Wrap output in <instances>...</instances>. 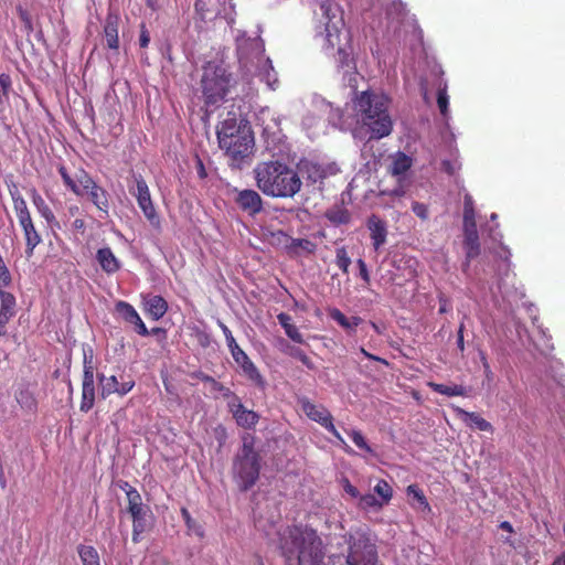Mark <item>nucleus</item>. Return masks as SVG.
<instances>
[{
	"label": "nucleus",
	"mask_w": 565,
	"mask_h": 565,
	"mask_svg": "<svg viewBox=\"0 0 565 565\" xmlns=\"http://www.w3.org/2000/svg\"><path fill=\"white\" fill-rule=\"evenodd\" d=\"M150 42V35L147 31L145 24L141 25L140 36H139V44L141 47H147Z\"/></svg>",
	"instance_id": "nucleus-60"
},
{
	"label": "nucleus",
	"mask_w": 565,
	"mask_h": 565,
	"mask_svg": "<svg viewBox=\"0 0 565 565\" xmlns=\"http://www.w3.org/2000/svg\"><path fill=\"white\" fill-rule=\"evenodd\" d=\"M459 414L463 422L471 428L481 431H492L493 429L492 425L477 413L459 409Z\"/></svg>",
	"instance_id": "nucleus-26"
},
{
	"label": "nucleus",
	"mask_w": 565,
	"mask_h": 565,
	"mask_svg": "<svg viewBox=\"0 0 565 565\" xmlns=\"http://www.w3.org/2000/svg\"><path fill=\"white\" fill-rule=\"evenodd\" d=\"M11 284V274L6 266L2 256L0 255V291H4L3 288Z\"/></svg>",
	"instance_id": "nucleus-46"
},
{
	"label": "nucleus",
	"mask_w": 565,
	"mask_h": 565,
	"mask_svg": "<svg viewBox=\"0 0 565 565\" xmlns=\"http://www.w3.org/2000/svg\"><path fill=\"white\" fill-rule=\"evenodd\" d=\"M298 174L305 178L307 181L312 183L321 182L329 174H333L335 171L331 167H323L319 163L301 160L298 163Z\"/></svg>",
	"instance_id": "nucleus-13"
},
{
	"label": "nucleus",
	"mask_w": 565,
	"mask_h": 565,
	"mask_svg": "<svg viewBox=\"0 0 565 565\" xmlns=\"http://www.w3.org/2000/svg\"><path fill=\"white\" fill-rule=\"evenodd\" d=\"M25 237V254L28 257L33 255L34 248L42 242V238L34 227L32 217H25L19 221Z\"/></svg>",
	"instance_id": "nucleus-19"
},
{
	"label": "nucleus",
	"mask_w": 565,
	"mask_h": 565,
	"mask_svg": "<svg viewBox=\"0 0 565 565\" xmlns=\"http://www.w3.org/2000/svg\"><path fill=\"white\" fill-rule=\"evenodd\" d=\"M83 371H95L94 350L90 345H83Z\"/></svg>",
	"instance_id": "nucleus-42"
},
{
	"label": "nucleus",
	"mask_w": 565,
	"mask_h": 565,
	"mask_svg": "<svg viewBox=\"0 0 565 565\" xmlns=\"http://www.w3.org/2000/svg\"><path fill=\"white\" fill-rule=\"evenodd\" d=\"M19 15H20L21 20L25 23L26 28L31 30L32 25H31V19H30L29 13L25 10H23L22 8H19Z\"/></svg>",
	"instance_id": "nucleus-63"
},
{
	"label": "nucleus",
	"mask_w": 565,
	"mask_h": 565,
	"mask_svg": "<svg viewBox=\"0 0 565 565\" xmlns=\"http://www.w3.org/2000/svg\"><path fill=\"white\" fill-rule=\"evenodd\" d=\"M220 147L233 160L247 157L254 146V137L248 121L234 111H228L217 129Z\"/></svg>",
	"instance_id": "nucleus-4"
},
{
	"label": "nucleus",
	"mask_w": 565,
	"mask_h": 565,
	"mask_svg": "<svg viewBox=\"0 0 565 565\" xmlns=\"http://www.w3.org/2000/svg\"><path fill=\"white\" fill-rule=\"evenodd\" d=\"M411 166L412 159L405 153L398 152L390 166V171L393 175L401 177L409 170Z\"/></svg>",
	"instance_id": "nucleus-28"
},
{
	"label": "nucleus",
	"mask_w": 565,
	"mask_h": 565,
	"mask_svg": "<svg viewBox=\"0 0 565 565\" xmlns=\"http://www.w3.org/2000/svg\"><path fill=\"white\" fill-rule=\"evenodd\" d=\"M348 434L358 448L365 450L366 452H370V454L373 452L372 448L369 446V444L366 443V440L361 431L352 429Z\"/></svg>",
	"instance_id": "nucleus-43"
},
{
	"label": "nucleus",
	"mask_w": 565,
	"mask_h": 565,
	"mask_svg": "<svg viewBox=\"0 0 565 565\" xmlns=\"http://www.w3.org/2000/svg\"><path fill=\"white\" fill-rule=\"evenodd\" d=\"M94 372L95 371H83L82 401L79 409L84 413L90 411L95 402Z\"/></svg>",
	"instance_id": "nucleus-15"
},
{
	"label": "nucleus",
	"mask_w": 565,
	"mask_h": 565,
	"mask_svg": "<svg viewBox=\"0 0 565 565\" xmlns=\"http://www.w3.org/2000/svg\"><path fill=\"white\" fill-rule=\"evenodd\" d=\"M277 319L279 324L284 328V330H286L292 324L291 317L288 313L281 312L277 316Z\"/></svg>",
	"instance_id": "nucleus-61"
},
{
	"label": "nucleus",
	"mask_w": 565,
	"mask_h": 565,
	"mask_svg": "<svg viewBox=\"0 0 565 565\" xmlns=\"http://www.w3.org/2000/svg\"><path fill=\"white\" fill-rule=\"evenodd\" d=\"M89 195L90 201L96 205V207L104 212L108 213L109 202H108V193L102 186L96 185L94 189L87 193Z\"/></svg>",
	"instance_id": "nucleus-27"
},
{
	"label": "nucleus",
	"mask_w": 565,
	"mask_h": 565,
	"mask_svg": "<svg viewBox=\"0 0 565 565\" xmlns=\"http://www.w3.org/2000/svg\"><path fill=\"white\" fill-rule=\"evenodd\" d=\"M131 324L135 326L137 333H139L142 337H147L150 334V331L147 329L146 324L141 320L140 316L138 317V321L132 322Z\"/></svg>",
	"instance_id": "nucleus-55"
},
{
	"label": "nucleus",
	"mask_w": 565,
	"mask_h": 565,
	"mask_svg": "<svg viewBox=\"0 0 565 565\" xmlns=\"http://www.w3.org/2000/svg\"><path fill=\"white\" fill-rule=\"evenodd\" d=\"M329 316L349 333H353L356 327L362 322L360 317L348 318L341 310L337 308L331 309L329 311Z\"/></svg>",
	"instance_id": "nucleus-24"
},
{
	"label": "nucleus",
	"mask_w": 565,
	"mask_h": 565,
	"mask_svg": "<svg viewBox=\"0 0 565 565\" xmlns=\"http://www.w3.org/2000/svg\"><path fill=\"white\" fill-rule=\"evenodd\" d=\"M78 554L83 565H99V555L95 547L81 545Z\"/></svg>",
	"instance_id": "nucleus-34"
},
{
	"label": "nucleus",
	"mask_w": 565,
	"mask_h": 565,
	"mask_svg": "<svg viewBox=\"0 0 565 565\" xmlns=\"http://www.w3.org/2000/svg\"><path fill=\"white\" fill-rule=\"evenodd\" d=\"M235 41L241 68L247 75L258 76L270 89H275L278 84L277 73L271 61L264 55L263 40L259 36H246L245 32L238 31Z\"/></svg>",
	"instance_id": "nucleus-3"
},
{
	"label": "nucleus",
	"mask_w": 565,
	"mask_h": 565,
	"mask_svg": "<svg viewBox=\"0 0 565 565\" xmlns=\"http://www.w3.org/2000/svg\"><path fill=\"white\" fill-rule=\"evenodd\" d=\"M11 88V78L7 74H0V105L8 98Z\"/></svg>",
	"instance_id": "nucleus-47"
},
{
	"label": "nucleus",
	"mask_w": 565,
	"mask_h": 565,
	"mask_svg": "<svg viewBox=\"0 0 565 565\" xmlns=\"http://www.w3.org/2000/svg\"><path fill=\"white\" fill-rule=\"evenodd\" d=\"M134 385H135V382H132V381L119 383L116 393L119 394L120 396H124L132 390Z\"/></svg>",
	"instance_id": "nucleus-57"
},
{
	"label": "nucleus",
	"mask_w": 565,
	"mask_h": 565,
	"mask_svg": "<svg viewBox=\"0 0 565 565\" xmlns=\"http://www.w3.org/2000/svg\"><path fill=\"white\" fill-rule=\"evenodd\" d=\"M217 324L225 337L227 347L231 351L234 361L241 366L245 376H247L257 386L264 387L265 381L263 376L258 372L256 365L250 361L248 355L239 348L235 338L232 334V331L221 320L217 321Z\"/></svg>",
	"instance_id": "nucleus-9"
},
{
	"label": "nucleus",
	"mask_w": 565,
	"mask_h": 565,
	"mask_svg": "<svg viewBox=\"0 0 565 565\" xmlns=\"http://www.w3.org/2000/svg\"><path fill=\"white\" fill-rule=\"evenodd\" d=\"M254 444L253 436H243L242 447L233 460V478L241 491L249 490L259 478L260 456L255 450Z\"/></svg>",
	"instance_id": "nucleus-5"
},
{
	"label": "nucleus",
	"mask_w": 565,
	"mask_h": 565,
	"mask_svg": "<svg viewBox=\"0 0 565 565\" xmlns=\"http://www.w3.org/2000/svg\"><path fill=\"white\" fill-rule=\"evenodd\" d=\"M143 305H145L146 312L153 320L161 319L168 310L167 301L161 296H158V295H149V296L145 297Z\"/></svg>",
	"instance_id": "nucleus-20"
},
{
	"label": "nucleus",
	"mask_w": 565,
	"mask_h": 565,
	"mask_svg": "<svg viewBox=\"0 0 565 565\" xmlns=\"http://www.w3.org/2000/svg\"><path fill=\"white\" fill-rule=\"evenodd\" d=\"M227 406L238 426L253 428L258 423V414L245 408L239 397L234 398L233 402H227Z\"/></svg>",
	"instance_id": "nucleus-14"
},
{
	"label": "nucleus",
	"mask_w": 565,
	"mask_h": 565,
	"mask_svg": "<svg viewBox=\"0 0 565 565\" xmlns=\"http://www.w3.org/2000/svg\"><path fill=\"white\" fill-rule=\"evenodd\" d=\"M343 489L345 493H348L351 498L359 500V497H361L359 490L354 486H352L348 480H345Z\"/></svg>",
	"instance_id": "nucleus-59"
},
{
	"label": "nucleus",
	"mask_w": 565,
	"mask_h": 565,
	"mask_svg": "<svg viewBox=\"0 0 565 565\" xmlns=\"http://www.w3.org/2000/svg\"><path fill=\"white\" fill-rule=\"evenodd\" d=\"M116 311L128 323L138 321L139 313L130 303L126 301H118L116 303Z\"/></svg>",
	"instance_id": "nucleus-33"
},
{
	"label": "nucleus",
	"mask_w": 565,
	"mask_h": 565,
	"mask_svg": "<svg viewBox=\"0 0 565 565\" xmlns=\"http://www.w3.org/2000/svg\"><path fill=\"white\" fill-rule=\"evenodd\" d=\"M358 507L362 510L380 511L384 505L374 494L366 493L359 497Z\"/></svg>",
	"instance_id": "nucleus-36"
},
{
	"label": "nucleus",
	"mask_w": 565,
	"mask_h": 565,
	"mask_svg": "<svg viewBox=\"0 0 565 565\" xmlns=\"http://www.w3.org/2000/svg\"><path fill=\"white\" fill-rule=\"evenodd\" d=\"M360 353L363 354L366 359L375 361V362H379V363H382V364H384L386 366L390 364L387 360H385L383 358H380L377 355L369 353L363 347L360 348Z\"/></svg>",
	"instance_id": "nucleus-56"
},
{
	"label": "nucleus",
	"mask_w": 565,
	"mask_h": 565,
	"mask_svg": "<svg viewBox=\"0 0 565 565\" xmlns=\"http://www.w3.org/2000/svg\"><path fill=\"white\" fill-rule=\"evenodd\" d=\"M335 264L344 273L348 274L351 258L348 256L345 247H338L335 250Z\"/></svg>",
	"instance_id": "nucleus-40"
},
{
	"label": "nucleus",
	"mask_w": 565,
	"mask_h": 565,
	"mask_svg": "<svg viewBox=\"0 0 565 565\" xmlns=\"http://www.w3.org/2000/svg\"><path fill=\"white\" fill-rule=\"evenodd\" d=\"M8 190L12 201L22 198L20 190L15 183L11 182L10 184H8Z\"/></svg>",
	"instance_id": "nucleus-62"
},
{
	"label": "nucleus",
	"mask_w": 565,
	"mask_h": 565,
	"mask_svg": "<svg viewBox=\"0 0 565 565\" xmlns=\"http://www.w3.org/2000/svg\"><path fill=\"white\" fill-rule=\"evenodd\" d=\"M475 205L471 195L467 194L463 201V224L476 223Z\"/></svg>",
	"instance_id": "nucleus-41"
},
{
	"label": "nucleus",
	"mask_w": 565,
	"mask_h": 565,
	"mask_svg": "<svg viewBox=\"0 0 565 565\" xmlns=\"http://www.w3.org/2000/svg\"><path fill=\"white\" fill-rule=\"evenodd\" d=\"M235 202L242 211L250 216L259 214L264 209L260 194L252 189L236 191Z\"/></svg>",
	"instance_id": "nucleus-12"
},
{
	"label": "nucleus",
	"mask_w": 565,
	"mask_h": 565,
	"mask_svg": "<svg viewBox=\"0 0 565 565\" xmlns=\"http://www.w3.org/2000/svg\"><path fill=\"white\" fill-rule=\"evenodd\" d=\"M96 259L107 274H114L120 268L119 260L109 247L99 248L96 253Z\"/></svg>",
	"instance_id": "nucleus-22"
},
{
	"label": "nucleus",
	"mask_w": 565,
	"mask_h": 565,
	"mask_svg": "<svg viewBox=\"0 0 565 565\" xmlns=\"http://www.w3.org/2000/svg\"><path fill=\"white\" fill-rule=\"evenodd\" d=\"M236 85V79L223 63L212 61L204 66L201 86L206 104L223 100Z\"/></svg>",
	"instance_id": "nucleus-6"
},
{
	"label": "nucleus",
	"mask_w": 565,
	"mask_h": 565,
	"mask_svg": "<svg viewBox=\"0 0 565 565\" xmlns=\"http://www.w3.org/2000/svg\"><path fill=\"white\" fill-rule=\"evenodd\" d=\"M302 412L311 419L323 426L331 433L340 443L345 444L344 439L333 425V417L331 413L322 405H316L309 399L303 398L300 401Z\"/></svg>",
	"instance_id": "nucleus-11"
},
{
	"label": "nucleus",
	"mask_w": 565,
	"mask_h": 565,
	"mask_svg": "<svg viewBox=\"0 0 565 565\" xmlns=\"http://www.w3.org/2000/svg\"><path fill=\"white\" fill-rule=\"evenodd\" d=\"M129 193L137 200L138 206L150 225L160 231L161 220L158 215L150 194L149 186L142 175L134 174L132 183L128 184Z\"/></svg>",
	"instance_id": "nucleus-8"
},
{
	"label": "nucleus",
	"mask_w": 565,
	"mask_h": 565,
	"mask_svg": "<svg viewBox=\"0 0 565 565\" xmlns=\"http://www.w3.org/2000/svg\"><path fill=\"white\" fill-rule=\"evenodd\" d=\"M279 350L282 353L299 360L309 370H315L313 362L300 348L291 345L286 340L281 339L279 341Z\"/></svg>",
	"instance_id": "nucleus-23"
},
{
	"label": "nucleus",
	"mask_w": 565,
	"mask_h": 565,
	"mask_svg": "<svg viewBox=\"0 0 565 565\" xmlns=\"http://www.w3.org/2000/svg\"><path fill=\"white\" fill-rule=\"evenodd\" d=\"M0 335L7 333L6 326L15 313V297L8 291H0Z\"/></svg>",
	"instance_id": "nucleus-18"
},
{
	"label": "nucleus",
	"mask_w": 565,
	"mask_h": 565,
	"mask_svg": "<svg viewBox=\"0 0 565 565\" xmlns=\"http://www.w3.org/2000/svg\"><path fill=\"white\" fill-rule=\"evenodd\" d=\"M430 386L435 392L446 396H463L466 394V390L461 385H445L431 383Z\"/></svg>",
	"instance_id": "nucleus-35"
},
{
	"label": "nucleus",
	"mask_w": 565,
	"mask_h": 565,
	"mask_svg": "<svg viewBox=\"0 0 565 565\" xmlns=\"http://www.w3.org/2000/svg\"><path fill=\"white\" fill-rule=\"evenodd\" d=\"M465 230V250L468 266L469 262L476 258L480 254L479 236L477 231V224H463Z\"/></svg>",
	"instance_id": "nucleus-16"
},
{
	"label": "nucleus",
	"mask_w": 565,
	"mask_h": 565,
	"mask_svg": "<svg viewBox=\"0 0 565 565\" xmlns=\"http://www.w3.org/2000/svg\"><path fill=\"white\" fill-rule=\"evenodd\" d=\"M128 512L132 518V542L138 543L140 536L151 526L152 512L143 504L140 493H128Z\"/></svg>",
	"instance_id": "nucleus-10"
},
{
	"label": "nucleus",
	"mask_w": 565,
	"mask_h": 565,
	"mask_svg": "<svg viewBox=\"0 0 565 565\" xmlns=\"http://www.w3.org/2000/svg\"><path fill=\"white\" fill-rule=\"evenodd\" d=\"M200 379L203 382L209 383L211 385V391L217 392L224 398H226L227 402H233L234 398H238V396L234 392H232L228 387L224 386L222 383L217 382L212 376L202 374Z\"/></svg>",
	"instance_id": "nucleus-31"
},
{
	"label": "nucleus",
	"mask_w": 565,
	"mask_h": 565,
	"mask_svg": "<svg viewBox=\"0 0 565 565\" xmlns=\"http://www.w3.org/2000/svg\"><path fill=\"white\" fill-rule=\"evenodd\" d=\"M281 554L286 565H321L322 540L311 527H294L281 542Z\"/></svg>",
	"instance_id": "nucleus-2"
},
{
	"label": "nucleus",
	"mask_w": 565,
	"mask_h": 565,
	"mask_svg": "<svg viewBox=\"0 0 565 565\" xmlns=\"http://www.w3.org/2000/svg\"><path fill=\"white\" fill-rule=\"evenodd\" d=\"M181 515H182V519L184 520L186 526L190 529V530H194L195 529V521L191 518V514L190 512L188 511V509L185 508H182L181 509Z\"/></svg>",
	"instance_id": "nucleus-58"
},
{
	"label": "nucleus",
	"mask_w": 565,
	"mask_h": 565,
	"mask_svg": "<svg viewBox=\"0 0 565 565\" xmlns=\"http://www.w3.org/2000/svg\"><path fill=\"white\" fill-rule=\"evenodd\" d=\"M17 401L22 408L29 412H34L36 409V399L28 390H21L17 394Z\"/></svg>",
	"instance_id": "nucleus-37"
},
{
	"label": "nucleus",
	"mask_w": 565,
	"mask_h": 565,
	"mask_svg": "<svg viewBox=\"0 0 565 565\" xmlns=\"http://www.w3.org/2000/svg\"><path fill=\"white\" fill-rule=\"evenodd\" d=\"M286 250L292 256H299L301 253L312 254L316 250V244L307 238L290 237Z\"/></svg>",
	"instance_id": "nucleus-25"
},
{
	"label": "nucleus",
	"mask_w": 565,
	"mask_h": 565,
	"mask_svg": "<svg viewBox=\"0 0 565 565\" xmlns=\"http://www.w3.org/2000/svg\"><path fill=\"white\" fill-rule=\"evenodd\" d=\"M326 217L333 225H342L350 222L349 211L340 205H335L326 211Z\"/></svg>",
	"instance_id": "nucleus-29"
},
{
	"label": "nucleus",
	"mask_w": 565,
	"mask_h": 565,
	"mask_svg": "<svg viewBox=\"0 0 565 565\" xmlns=\"http://www.w3.org/2000/svg\"><path fill=\"white\" fill-rule=\"evenodd\" d=\"M289 239H290V236H288L282 231H276V232L271 233V243L282 245L285 249L287 248Z\"/></svg>",
	"instance_id": "nucleus-49"
},
{
	"label": "nucleus",
	"mask_w": 565,
	"mask_h": 565,
	"mask_svg": "<svg viewBox=\"0 0 565 565\" xmlns=\"http://www.w3.org/2000/svg\"><path fill=\"white\" fill-rule=\"evenodd\" d=\"M253 173L256 186L267 196L291 199L301 190L302 181L297 170L282 161L258 162Z\"/></svg>",
	"instance_id": "nucleus-1"
},
{
	"label": "nucleus",
	"mask_w": 565,
	"mask_h": 565,
	"mask_svg": "<svg viewBox=\"0 0 565 565\" xmlns=\"http://www.w3.org/2000/svg\"><path fill=\"white\" fill-rule=\"evenodd\" d=\"M13 207L17 213L18 221L31 216L26 202L23 198L14 200Z\"/></svg>",
	"instance_id": "nucleus-44"
},
{
	"label": "nucleus",
	"mask_w": 565,
	"mask_h": 565,
	"mask_svg": "<svg viewBox=\"0 0 565 565\" xmlns=\"http://www.w3.org/2000/svg\"><path fill=\"white\" fill-rule=\"evenodd\" d=\"M374 492L379 495L377 499L382 502L383 505L388 503L393 495L392 487L385 480H380L376 483L374 487Z\"/></svg>",
	"instance_id": "nucleus-38"
},
{
	"label": "nucleus",
	"mask_w": 565,
	"mask_h": 565,
	"mask_svg": "<svg viewBox=\"0 0 565 565\" xmlns=\"http://www.w3.org/2000/svg\"><path fill=\"white\" fill-rule=\"evenodd\" d=\"M412 211L422 220L428 218V209L424 203L414 202L412 204Z\"/></svg>",
	"instance_id": "nucleus-51"
},
{
	"label": "nucleus",
	"mask_w": 565,
	"mask_h": 565,
	"mask_svg": "<svg viewBox=\"0 0 565 565\" xmlns=\"http://www.w3.org/2000/svg\"><path fill=\"white\" fill-rule=\"evenodd\" d=\"M100 384V395L106 398L110 394L117 392L119 382L115 375L105 376L104 374H97Z\"/></svg>",
	"instance_id": "nucleus-32"
},
{
	"label": "nucleus",
	"mask_w": 565,
	"mask_h": 565,
	"mask_svg": "<svg viewBox=\"0 0 565 565\" xmlns=\"http://www.w3.org/2000/svg\"><path fill=\"white\" fill-rule=\"evenodd\" d=\"M356 263H358V266H359L361 278L363 279V281L366 285H369L370 281H371V278H370V274H369V270H367L365 262L362 258H360V259H358Z\"/></svg>",
	"instance_id": "nucleus-52"
},
{
	"label": "nucleus",
	"mask_w": 565,
	"mask_h": 565,
	"mask_svg": "<svg viewBox=\"0 0 565 565\" xmlns=\"http://www.w3.org/2000/svg\"><path fill=\"white\" fill-rule=\"evenodd\" d=\"M58 172L63 179V182L67 188H70L76 195H83V191L79 189L76 182L68 175L66 169L61 167Z\"/></svg>",
	"instance_id": "nucleus-45"
},
{
	"label": "nucleus",
	"mask_w": 565,
	"mask_h": 565,
	"mask_svg": "<svg viewBox=\"0 0 565 565\" xmlns=\"http://www.w3.org/2000/svg\"><path fill=\"white\" fill-rule=\"evenodd\" d=\"M366 225L370 231L373 247L375 250H379L386 243V224L379 216L372 215L369 217Z\"/></svg>",
	"instance_id": "nucleus-17"
},
{
	"label": "nucleus",
	"mask_w": 565,
	"mask_h": 565,
	"mask_svg": "<svg viewBox=\"0 0 565 565\" xmlns=\"http://www.w3.org/2000/svg\"><path fill=\"white\" fill-rule=\"evenodd\" d=\"M437 105H438V108L440 110V114L446 119L448 117V111H449V109H448L449 96L447 94V86L446 85L444 87H439L438 88Z\"/></svg>",
	"instance_id": "nucleus-39"
},
{
	"label": "nucleus",
	"mask_w": 565,
	"mask_h": 565,
	"mask_svg": "<svg viewBox=\"0 0 565 565\" xmlns=\"http://www.w3.org/2000/svg\"><path fill=\"white\" fill-rule=\"evenodd\" d=\"M32 202L34 206L36 207L38 212L42 217L46 220L47 223H52L55 221V216L50 209V206L46 204L44 199L38 193L35 189H32L31 191Z\"/></svg>",
	"instance_id": "nucleus-30"
},
{
	"label": "nucleus",
	"mask_w": 565,
	"mask_h": 565,
	"mask_svg": "<svg viewBox=\"0 0 565 565\" xmlns=\"http://www.w3.org/2000/svg\"><path fill=\"white\" fill-rule=\"evenodd\" d=\"M287 337L291 339L294 342L302 344L305 343V339L298 328L292 323L289 328L285 330Z\"/></svg>",
	"instance_id": "nucleus-50"
},
{
	"label": "nucleus",
	"mask_w": 565,
	"mask_h": 565,
	"mask_svg": "<svg viewBox=\"0 0 565 565\" xmlns=\"http://www.w3.org/2000/svg\"><path fill=\"white\" fill-rule=\"evenodd\" d=\"M407 491H408V493H413V494H414V498H415V499H416V500H417L422 505H424V508H428V507H429V505H428V502H427V500H426V498H425V495H424L420 491H418V490L416 489V487H415V486H409V487L407 488Z\"/></svg>",
	"instance_id": "nucleus-53"
},
{
	"label": "nucleus",
	"mask_w": 565,
	"mask_h": 565,
	"mask_svg": "<svg viewBox=\"0 0 565 565\" xmlns=\"http://www.w3.org/2000/svg\"><path fill=\"white\" fill-rule=\"evenodd\" d=\"M118 24L119 17L116 13L109 12L106 18L104 33L107 46L111 50H118L119 47Z\"/></svg>",
	"instance_id": "nucleus-21"
},
{
	"label": "nucleus",
	"mask_w": 565,
	"mask_h": 565,
	"mask_svg": "<svg viewBox=\"0 0 565 565\" xmlns=\"http://www.w3.org/2000/svg\"><path fill=\"white\" fill-rule=\"evenodd\" d=\"M347 543L348 565H377V551L375 544L364 532L350 533Z\"/></svg>",
	"instance_id": "nucleus-7"
},
{
	"label": "nucleus",
	"mask_w": 565,
	"mask_h": 565,
	"mask_svg": "<svg viewBox=\"0 0 565 565\" xmlns=\"http://www.w3.org/2000/svg\"><path fill=\"white\" fill-rule=\"evenodd\" d=\"M457 345L460 349V351L465 350V342H463V323L460 324L457 335Z\"/></svg>",
	"instance_id": "nucleus-64"
},
{
	"label": "nucleus",
	"mask_w": 565,
	"mask_h": 565,
	"mask_svg": "<svg viewBox=\"0 0 565 565\" xmlns=\"http://www.w3.org/2000/svg\"><path fill=\"white\" fill-rule=\"evenodd\" d=\"M441 168L445 172L452 175L456 173V171L459 169L458 164L456 162H451L449 160H444L441 162Z\"/></svg>",
	"instance_id": "nucleus-54"
},
{
	"label": "nucleus",
	"mask_w": 565,
	"mask_h": 565,
	"mask_svg": "<svg viewBox=\"0 0 565 565\" xmlns=\"http://www.w3.org/2000/svg\"><path fill=\"white\" fill-rule=\"evenodd\" d=\"M77 184L79 189L83 191V194L88 193L90 189H94L97 184L96 182L87 174H83Z\"/></svg>",
	"instance_id": "nucleus-48"
}]
</instances>
